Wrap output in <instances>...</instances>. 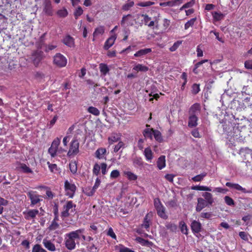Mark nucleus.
Returning a JSON list of instances; mask_svg holds the SVG:
<instances>
[{
    "label": "nucleus",
    "mask_w": 252,
    "mask_h": 252,
    "mask_svg": "<svg viewBox=\"0 0 252 252\" xmlns=\"http://www.w3.org/2000/svg\"><path fill=\"white\" fill-rule=\"evenodd\" d=\"M104 32V28L103 26H100L96 28L93 33V40H95L94 37L98 36L99 34H102Z\"/></svg>",
    "instance_id": "obj_30"
},
{
    "label": "nucleus",
    "mask_w": 252,
    "mask_h": 252,
    "mask_svg": "<svg viewBox=\"0 0 252 252\" xmlns=\"http://www.w3.org/2000/svg\"><path fill=\"white\" fill-rule=\"evenodd\" d=\"M83 10L81 7H78L74 13V15L76 19H78V17L81 15L83 13Z\"/></svg>",
    "instance_id": "obj_52"
},
{
    "label": "nucleus",
    "mask_w": 252,
    "mask_h": 252,
    "mask_svg": "<svg viewBox=\"0 0 252 252\" xmlns=\"http://www.w3.org/2000/svg\"><path fill=\"white\" fill-rule=\"evenodd\" d=\"M56 220H57V219H54L51 224L49 226V229L50 230H55L59 227V224L56 221Z\"/></svg>",
    "instance_id": "obj_46"
},
{
    "label": "nucleus",
    "mask_w": 252,
    "mask_h": 252,
    "mask_svg": "<svg viewBox=\"0 0 252 252\" xmlns=\"http://www.w3.org/2000/svg\"><path fill=\"white\" fill-rule=\"evenodd\" d=\"M137 240L138 241V242L139 243H140L141 244H143L144 246H149L152 243L151 242H149V241L146 240H145V239H144L143 238H141L140 237L137 238Z\"/></svg>",
    "instance_id": "obj_61"
},
{
    "label": "nucleus",
    "mask_w": 252,
    "mask_h": 252,
    "mask_svg": "<svg viewBox=\"0 0 252 252\" xmlns=\"http://www.w3.org/2000/svg\"><path fill=\"white\" fill-rule=\"evenodd\" d=\"M226 186L230 188L234 189L237 190L241 191L243 193H248L249 191H247L245 188H243L240 185L238 184L232 183L230 182H227Z\"/></svg>",
    "instance_id": "obj_14"
},
{
    "label": "nucleus",
    "mask_w": 252,
    "mask_h": 252,
    "mask_svg": "<svg viewBox=\"0 0 252 252\" xmlns=\"http://www.w3.org/2000/svg\"><path fill=\"white\" fill-rule=\"evenodd\" d=\"M245 67L247 69H252V60L246 61L245 62Z\"/></svg>",
    "instance_id": "obj_64"
},
{
    "label": "nucleus",
    "mask_w": 252,
    "mask_h": 252,
    "mask_svg": "<svg viewBox=\"0 0 252 252\" xmlns=\"http://www.w3.org/2000/svg\"><path fill=\"white\" fill-rule=\"evenodd\" d=\"M165 226L167 229L170 230L172 232H176L177 230V225L173 223L168 222L166 224Z\"/></svg>",
    "instance_id": "obj_36"
},
{
    "label": "nucleus",
    "mask_w": 252,
    "mask_h": 252,
    "mask_svg": "<svg viewBox=\"0 0 252 252\" xmlns=\"http://www.w3.org/2000/svg\"><path fill=\"white\" fill-rule=\"evenodd\" d=\"M85 229L80 228L75 231H72L67 234L71 237V238L75 242L76 244H79V241H85L86 237L84 234Z\"/></svg>",
    "instance_id": "obj_1"
},
{
    "label": "nucleus",
    "mask_w": 252,
    "mask_h": 252,
    "mask_svg": "<svg viewBox=\"0 0 252 252\" xmlns=\"http://www.w3.org/2000/svg\"><path fill=\"white\" fill-rule=\"evenodd\" d=\"M198 118L196 115H189V118L188 126L193 127L197 125Z\"/></svg>",
    "instance_id": "obj_20"
},
{
    "label": "nucleus",
    "mask_w": 252,
    "mask_h": 252,
    "mask_svg": "<svg viewBox=\"0 0 252 252\" xmlns=\"http://www.w3.org/2000/svg\"><path fill=\"white\" fill-rule=\"evenodd\" d=\"M43 13L47 16H52L53 13V10L51 1H47L43 3Z\"/></svg>",
    "instance_id": "obj_12"
},
{
    "label": "nucleus",
    "mask_w": 252,
    "mask_h": 252,
    "mask_svg": "<svg viewBox=\"0 0 252 252\" xmlns=\"http://www.w3.org/2000/svg\"><path fill=\"white\" fill-rule=\"evenodd\" d=\"M43 58L44 53L40 50L33 51L31 57L33 63L35 66H37Z\"/></svg>",
    "instance_id": "obj_5"
},
{
    "label": "nucleus",
    "mask_w": 252,
    "mask_h": 252,
    "mask_svg": "<svg viewBox=\"0 0 252 252\" xmlns=\"http://www.w3.org/2000/svg\"><path fill=\"white\" fill-rule=\"evenodd\" d=\"M153 130H154L153 128H146L143 132L144 136L145 137L152 139V135L153 134Z\"/></svg>",
    "instance_id": "obj_34"
},
{
    "label": "nucleus",
    "mask_w": 252,
    "mask_h": 252,
    "mask_svg": "<svg viewBox=\"0 0 252 252\" xmlns=\"http://www.w3.org/2000/svg\"><path fill=\"white\" fill-rule=\"evenodd\" d=\"M153 135L155 139L159 142H161L162 141V138L161 136V134L158 130H153Z\"/></svg>",
    "instance_id": "obj_35"
},
{
    "label": "nucleus",
    "mask_w": 252,
    "mask_h": 252,
    "mask_svg": "<svg viewBox=\"0 0 252 252\" xmlns=\"http://www.w3.org/2000/svg\"><path fill=\"white\" fill-rule=\"evenodd\" d=\"M64 243L65 247L68 250H73L76 248V242L67 233L64 235Z\"/></svg>",
    "instance_id": "obj_10"
},
{
    "label": "nucleus",
    "mask_w": 252,
    "mask_h": 252,
    "mask_svg": "<svg viewBox=\"0 0 252 252\" xmlns=\"http://www.w3.org/2000/svg\"><path fill=\"white\" fill-rule=\"evenodd\" d=\"M58 16L60 17H65L68 14V12L65 8H63L59 10L57 12Z\"/></svg>",
    "instance_id": "obj_37"
},
{
    "label": "nucleus",
    "mask_w": 252,
    "mask_h": 252,
    "mask_svg": "<svg viewBox=\"0 0 252 252\" xmlns=\"http://www.w3.org/2000/svg\"><path fill=\"white\" fill-rule=\"evenodd\" d=\"M137 17L139 18L140 17L143 18V21L146 25H147L149 22L151 20V18L147 14H137Z\"/></svg>",
    "instance_id": "obj_40"
},
{
    "label": "nucleus",
    "mask_w": 252,
    "mask_h": 252,
    "mask_svg": "<svg viewBox=\"0 0 252 252\" xmlns=\"http://www.w3.org/2000/svg\"><path fill=\"white\" fill-rule=\"evenodd\" d=\"M154 206L158 216L164 220L167 219L168 216L165 213V208L161 204L159 198L154 199Z\"/></svg>",
    "instance_id": "obj_2"
},
{
    "label": "nucleus",
    "mask_w": 252,
    "mask_h": 252,
    "mask_svg": "<svg viewBox=\"0 0 252 252\" xmlns=\"http://www.w3.org/2000/svg\"><path fill=\"white\" fill-rule=\"evenodd\" d=\"M202 195L208 204L211 205L214 202V199L211 193L205 192L202 193Z\"/></svg>",
    "instance_id": "obj_24"
},
{
    "label": "nucleus",
    "mask_w": 252,
    "mask_h": 252,
    "mask_svg": "<svg viewBox=\"0 0 252 252\" xmlns=\"http://www.w3.org/2000/svg\"><path fill=\"white\" fill-rule=\"evenodd\" d=\"M239 235L242 239H243L245 241H248V240H249L248 237L249 236V235L248 233H247L244 231H241V232H239Z\"/></svg>",
    "instance_id": "obj_60"
},
{
    "label": "nucleus",
    "mask_w": 252,
    "mask_h": 252,
    "mask_svg": "<svg viewBox=\"0 0 252 252\" xmlns=\"http://www.w3.org/2000/svg\"><path fill=\"white\" fill-rule=\"evenodd\" d=\"M116 38L117 37L115 35H112L108 38L105 42L104 49L105 50H108L114 44Z\"/></svg>",
    "instance_id": "obj_17"
},
{
    "label": "nucleus",
    "mask_w": 252,
    "mask_h": 252,
    "mask_svg": "<svg viewBox=\"0 0 252 252\" xmlns=\"http://www.w3.org/2000/svg\"><path fill=\"white\" fill-rule=\"evenodd\" d=\"M21 168L23 172L25 173H32V171L28 167L26 164H23L21 166Z\"/></svg>",
    "instance_id": "obj_51"
},
{
    "label": "nucleus",
    "mask_w": 252,
    "mask_h": 252,
    "mask_svg": "<svg viewBox=\"0 0 252 252\" xmlns=\"http://www.w3.org/2000/svg\"><path fill=\"white\" fill-rule=\"evenodd\" d=\"M175 2L173 0L168 1L167 2H160L159 5L162 6H170L172 7L175 5Z\"/></svg>",
    "instance_id": "obj_56"
},
{
    "label": "nucleus",
    "mask_w": 252,
    "mask_h": 252,
    "mask_svg": "<svg viewBox=\"0 0 252 252\" xmlns=\"http://www.w3.org/2000/svg\"><path fill=\"white\" fill-rule=\"evenodd\" d=\"M191 228L194 233H198L201 231V224L196 220H193L191 223Z\"/></svg>",
    "instance_id": "obj_19"
},
{
    "label": "nucleus",
    "mask_w": 252,
    "mask_h": 252,
    "mask_svg": "<svg viewBox=\"0 0 252 252\" xmlns=\"http://www.w3.org/2000/svg\"><path fill=\"white\" fill-rule=\"evenodd\" d=\"M8 204L7 200L0 197V214H2L3 210V206H6Z\"/></svg>",
    "instance_id": "obj_45"
},
{
    "label": "nucleus",
    "mask_w": 252,
    "mask_h": 252,
    "mask_svg": "<svg viewBox=\"0 0 252 252\" xmlns=\"http://www.w3.org/2000/svg\"><path fill=\"white\" fill-rule=\"evenodd\" d=\"M54 63L59 67H63L66 65L67 60L63 55L58 53L54 56Z\"/></svg>",
    "instance_id": "obj_9"
},
{
    "label": "nucleus",
    "mask_w": 252,
    "mask_h": 252,
    "mask_svg": "<svg viewBox=\"0 0 252 252\" xmlns=\"http://www.w3.org/2000/svg\"><path fill=\"white\" fill-rule=\"evenodd\" d=\"M131 17L132 16L130 14H127V15L124 16L121 22V26L125 27L126 23L128 22L129 18H131Z\"/></svg>",
    "instance_id": "obj_47"
},
{
    "label": "nucleus",
    "mask_w": 252,
    "mask_h": 252,
    "mask_svg": "<svg viewBox=\"0 0 252 252\" xmlns=\"http://www.w3.org/2000/svg\"><path fill=\"white\" fill-rule=\"evenodd\" d=\"M106 152V149L103 148H98L95 153V157L99 159L102 158V156L104 155Z\"/></svg>",
    "instance_id": "obj_31"
},
{
    "label": "nucleus",
    "mask_w": 252,
    "mask_h": 252,
    "mask_svg": "<svg viewBox=\"0 0 252 252\" xmlns=\"http://www.w3.org/2000/svg\"><path fill=\"white\" fill-rule=\"evenodd\" d=\"M201 106L199 103L193 104L189 108V115H196L197 112L200 111Z\"/></svg>",
    "instance_id": "obj_21"
},
{
    "label": "nucleus",
    "mask_w": 252,
    "mask_h": 252,
    "mask_svg": "<svg viewBox=\"0 0 252 252\" xmlns=\"http://www.w3.org/2000/svg\"><path fill=\"white\" fill-rule=\"evenodd\" d=\"M192 189L197 190L211 191V189L206 186H196L192 188Z\"/></svg>",
    "instance_id": "obj_41"
},
{
    "label": "nucleus",
    "mask_w": 252,
    "mask_h": 252,
    "mask_svg": "<svg viewBox=\"0 0 252 252\" xmlns=\"http://www.w3.org/2000/svg\"><path fill=\"white\" fill-rule=\"evenodd\" d=\"M49 165V168L50 171L53 173H57L58 171V166L56 164H50L49 162H48Z\"/></svg>",
    "instance_id": "obj_53"
},
{
    "label": "nucleus",
    "mask_w": 252,
    "mask_h": 252,
    "mask_svg": "<svg viewBox=\"0 0 252 252\" xmlns=\"http://www.w3.org/2000/svg\"><path fill=\"white\" fill-rule=\"evenodd\" d=\"M125 144L122 141H119L118 143L116 145L114 148V152L117 153L121 148L125 147Z\"/></svg>",
    "instance_id": "obj_43"
},
{
    "label": "nucleus",
    "mask_w": 252,
    "mask_h": 252,
    "mask_svg": "<svg viewBox=\"0 0 252 252\" xmlns=\"http://www.w3.org/2000/svg\"><path fill=\"white\" fill-rule=\"evenodd\" d=\"M32 252H47V251L42 248L40 245L36 244L32 248Z\"/></svg>",
    "instance_id": "obj_39"
},
{
    "label": "nucleus",
    "mask_w": 252,
    "mask_h": 252,
    "mask_svg": "<svg viewBox=\"0 0 252 252\" xmlns=\"http://www.w3.org/2000/svg\"><path fill=\"white\" fill-rule=\"evenodd\" d=\"M148 67L139 63L135 65L133 68V70H134L137 71L142 72H146L148 70Z\"/></svg>",
    "instance_id": "obj_28"
},
{
    "label": "nucleus",
    "mask_w": 252,
    "mask_h": 252,
    "mask_svg": "<svg viewBox=\"0 0 252 252\" xmlns=\"http://www.w3.org/2000/svg\"><path fill=\"white\" fill-rule=\"evenodd\" d=\"M99 68L101 75L105 76L110 71L108 66L104 63H101L99 65Z\"/></svg>",
    "instance_id": "obj_22"
},
{
    "label": "nucleus",
    "mask_w": 252,
    "mask_h": 252,
    "mask_svg": "<svg viewBox=\"0 0 252 252\" xmlns=\"http://www.w3.org/2000/svg\"><path fill=\"white\" fill-rule=\"evenodd\" d=\"M42 243L44 246L49 251L51 252H54L56 250V247L55 245L51 242V241L48 240L46 239H44L43 240Z\"/></svg>",
    "instance_id": "obj_18"
},
{
    "label": "nucleus",
    "mask_w": 252,
    "mask_h": 252,
    "mask_svg": "<svg viewBox=\"0 0 252 252\" xmlns=\"http://www.w3.org/2000/svg\"><path fill=\"white\" fill-rule=\"evenodd\" d=\"M155 3L152 1H148L146 2H139L137 5L139 6L142 7H148L151 5H154Z\"/></svg>",
    "instance_id": "obj_54"
},
{
    "label": "nucleus",
    "mask_w": 252,
    "mask_h": 252,
    "mask_svg": "<svg viewBox=\"0 0 252 252\" xmlns=\"http://www.w3.org/2000/svg\"><path fill=\"white\" fill-rule=\"evenodd\" d=\"M206 173H203L201 174L197 175L192 178V180L194 182H200L202 181L204 177L206 176Z\"/></svg>",
    "instance_id": "obj_42"
},
{
    "label": "nucleus",
    "mask_w": 252,
    "mask_h": 252,
    "mask_svg": "<svg viewBox=\"0 0 252 252\" xmlns=\"http://www.w3.org/2000/svg\"><path fill=\"white\" fill-rule=\"evenodd\" d=\"M120 175V173L119 170H114L111 172L110 174V178L111 179H116L119 177Z\"/></svg>",
    "instance_id": "obj_58"
},
{
    "label": "nucleus",
    "mask_w": 252,
    "mask_h": 252,
    "mask_svg": "<svg viewBox=\"0 0 252 252\" xmlns=\"http://www.w3.org/2000/svg\"><path fill=\"white\" fill-rule=\"evenodd\" d=\"M153 217V213L150 212L146 214L145 216L142 226L148 229L150 227L151 220Z\"/></svg>",
    "instance_id": "obj_16"
},
{
    "label": "nucleus",
    "mask_w": 252,
    "mask_h": 252,
    "mask_svg": "<svg viewBox=\"0 0 252 252\" xmlns=\"http://www.w3.org/2000/svg\"><path fill=\"white\" fill-rule=\"evenodd\" d=\"M196 20V18H192L190 20L188 21L185 25V29L187 30L190 27H192Z\"/></svg>",
    "instance_id": "obj_50"
},
{
    "label": "nucleus",
    "mask_w": 252,
    "mask_h": 252,
    "mask_svg": "<svg viewBox=\"0 0 252 252\" xmlns=\"http://www.w3.org/2000/svg\"><path fill=\"white\" fill-rule=\"evenodd\" d=\"M144 154L147 160H151L153 158V152L150 148H145Z\"/></svg>",
    "instance_id": "obj_29"
},
{
    "label": "nucleus",
    "mask_w": 252,
    "mask_h": 252,
    "mask_svg": "<svg viewBox=\"0 0 252 252\" xmlns=\"http://www.w3.org/2000/svg\"><path fill=\"white\" fill-rule=\"evenodd\" d=\"M27 195L31 200V206H32L37 204L42 200V196L37 194L35 191H30L27 193Z\"/></svg>",
    "instance_id": "obj_6"
},
{
    "label": "nucleus",
    "mask_w": 252,
    "mask_h": 252,
    "mask_svg": "<svg viewBox=\"0 0 252 252\" xmlns=\"http://www.w3.org/2000/svg\"><path fill=\"white\" fill-rule=\"evenodd\" d=\"M100 166H99L97 163H95L93 167V172L94 174L97 176L100 171Z\"/></svg>",
    "instance_id": "obj_57"
},
{
    "label": "nucleus",
    "mask_w": 252,
    "mask_h": 252,
    "mask_svg": "<svg viewBox=\"0 0 252 252\" xmlns=\"http://www.w3.org/2000/svg\"><path fill=\"white\" fill-rule=\"evenodd\" d=\"M23 214L24 215L25 219L27 220H32V221H34L36 216L39 215V211L37 209H32L24 212Z\"/></svg>",
    "instance_id": "obj_11"
},
{
    "label": "nucleus",
    "mask_w": 252,
    "mask_h": 252,
    "mask_svg": "<svg viewBox=\"0 0 252 252\" xmlns=\"http://www.w3.org/2000/svg\"><path fill=\"white\" fill-rule=\"evenodd\" d=\"M61 143L60 138H56L52 143L51 147L48 149V152L52 157H55L57 155V150Z\"/></svg>",
    "instance_id": "obj_8"
},
{
    "label": "nucleus",
    "mask_w": 252,
    "mask_h": 252,
    "mask_svg": "<svg viewBox=\"0 0 252 252\" xmlns=\"http://www.w3.org/2000/svg\"><path fill=\"white\" fill-rule=\"evenodd\" d=\"M63 42L68 47H73L74 45V39L70 35L65 36L63 39Z\"/></svg>",
    "instance_id": "obj_25"
},
{
    "label": "nucleus",
    "mask_w": 252,
    "mask_h": 252,
    "mask_svg": "<svg viewBox=\"0 0 252 252\" xmlns=\"http://www.w3.org/2000/svg\"><path fill=\"white\" fill-rule=\"evenodd\" d=\"M79 142L76 136H74L73 139L70 144L69 149L67 153V156L71 157L77 155L79 151Z\"/></svg>",
    "instance_id": "obj_3"
},
{
    "label": "nucleus",
    "mask_w": 252,
    "mask_h": 252,
    "mask_svg": "<svg viewBox=\"0 0 252 252\" xmlns=\"http://www.w3.org/2000/svg\"><path fill=\"white\" fill-rule=\"evenodd\" d=\"M64 188L66 191L65 194L70 198H72L76 189V186L66 180L64 182Z\"/></svg>",
    "instance_id": "obj_7"
},
{
    "label": "nucleus",
    "mask_w": 252,
    "mask_h": 252,
    "mask_svg": "<svg viewBox=\"0 0 252 252\" xmlns=\"http://www.w3.org/2000/svg\"><path fill=\"white\" fill-rule=\"evenodd\" d=\"M88 111L94 116H98L100 112L98 109L95 107L90 106L88 109Z\"/></svg>",
    "instance_id": "obj_38"
},
{
    "label": "nucleus",
    "mask_w": 252,
    "mask_h": 252,
    "mask_svg": "<svg viewBox=\"0 0 252 252\" xmlns=\"http://www.w3.org/2000/svg\"><path fill=\"white\" fill-rule=\"evenodd\" d=\"M191 91L193 94H197L200 91L199 85L196 84H194L192 86Z\"/></svg>",
    "instance_id": "obj_59"
},
{
    "label": "nucleus",
    "mask_w": 252,
    "mask_h": 252,
    "mask_svg": "<svg viewBox=\"0 0 252 252\" xmlns=\"http://www.w3.org/2000/svg\"><path fill=\"white\" fill-rule=\"evenodd\" d=\"M76 205L73 204L72 201H67L66 204L63 206V211L61 213V216L63 218L69 217L71 213H73L75 211Z\"/></svg>",
    "instance_id": "obj_4"
},
{
    "label": "nucleus",
    "mask_w": 252,
    "mask_h": 252,
    "mask_svg": "<svg viewBox=\"0 0 252 252\" xmlns=\"http://www.w3.org/2000/svg\"><path fill=\"white\" fill-rule=\"evenodd\" d=\"M180 225L181 232L187 235L188 229L187 225L185 224V223L184 221L180 222Z\"/></svg>",
    "instance_id": "obj_48"
},
{
    "label": "nucleus",
    "mask_w": 252,
    "mask_h": 252,
    "mask_svg": "<svg viewBox=\"0 0 252 252\" xmlns=\"http://www.w3.org/2000/svg\"><path fill=\"white\" fill-rule=\"evenodd\" d=\"M213 216L212 212H202L200 214V217L203 219H209Z\"/></svg>",
    "instance_id": "obj_55"
},
{
    "label": "nucleus",
    "mask_w": 252,
    "mask_h": 252,
    "mask_svg": "<svg viewBox=\"0 0 252 252\" xmlns=\"http://www.w3.org/2000/svg\"><path fill=\"white\" fill-rule=\"evenodd\" d=\"M207 203L203 198H198L197 199V204L196 206V211L198 212H200L204 208L207 206Z\"/></svg>",
    "instance_id": "obj_15"
},
{
    "label": "nucleus",
    "mask_w": 252,
    "mask_h": 252,
    "mask_svg": "<svg viewBox=\"0 0 252 252\" xmlns=\"http://www.w3.org/2000/svg\"><path fill=\"white\" fill-rule=\"evenodd\" d=\"M133 163L135 165H137L138 166H142L143 164V162L142 161V159L141 158H135L133 159Z\"/></svg>",
    "instance_id": "obj_62"
},
{
    "label": "nucleus",
    "mask_w": 252,
    "mask_h": 252,
    "mask_svg": "<svg viewBox=\"0 0 252 252\" xmlns=\"http://www.w3.org/2000/svg\"><path fill=\"white\" fill-rule=\"evenodd\" d=\"M121 134L119 133H112L108 138V143L111 145L114 143L121 141Z\"/></svg>",
    "instance_id": "obj_13"
},
{
    "label": "nucleus",
    "mask_w": 252,
    "mask_h": 252,
    "mask_svg": "<svg viewBox=\"0 0 252 252\" xmlns=\"http://www.w3.org/2000/svg\"><path fill=\"white\" fill-rule=\"evenodd\" d=\"M225 202L229 206H234L235 205L234 201L230 197L225 196L224 198Z\"/></svg>",
    "instance_id": "obj_49"
},
{
    "label": "nucleus",
    "mask_w": 252,
    "mask_h": 252,
    "mask_svg": "<svg viewBox=\"0 0 252 252\" xmlns=\"http://www.w3.org/2000/svg\"><path fill=\"white\" fill-rule=\"evenodd\" d=\"M69 168L72 173L73 174H75L77 170V166L76 162H72L70 163Z\"/></svg>",
    "instance_id": "obj_44"
},
{
    "label": "nucleus",
    "mask_w": 252,
    "mask_h": 252,
    "mask_svg": "<svg viewBox=\"0 0 252 252\" xmlns=\"http://www.w3.org/2000/svg\"><path fill=\"white\" fill-rule=\"evenodd\" d=\"M213 18L214 21H219L223 19L224 15L221 12L214 11L212 12Z\"/></svg>",
    "instance_id": "obj_27"
},
{
    "label": "nucleus",
    "mask_w": 252,
    "mask_h": 252,
    "mask_svg": "<svg viewBox=\"0 0 252 252\" xmlns=\"http://www.w3.org/2000/svg\"><path fill=\"white\" fill-rule=\"evenodd\" d=\"M124 174L130 181H135L137 179V176L130 171H125Z\"/></svg>",
    "instance_id": "obj_32"
},
{
    "label": "nucleus",
    "mask_w": 252,
    "mask_h": 252,
    "mask_svg": "<svg viewBox=\"0 0 252 252\" xmlns=\"http://www.w3.org/2000/svg\"><path fill=\"white\" fill-rule=\"evenodd\" d=\"M152 52V50L151 48H145L143 49H141L136 52L134 56L136 57H141L147 54H149Z\"/></svg>",
    "instance_id": "obj_23"
},
{
    "label": "nucleus",
    "mask_w": 252,
    "mask_h": 252,
    "mask_svg": "<svg viewBox=\"0 0 252 252\" xmlns=\"http://www.w3.org/2000/svg\"><path fill=\"white\" fill-rule=\"evenodd\" d=\"M134 4V1H132V0H128L127 2L122 6V9L124 11H128Z\"/></svg>",
    "instance_id": "obj_33"
},
{
    "label": "nucleus",
    "mask_w": 252,
    "mask_h": 252,
    "mask_svg": "<svg viewBox=\"0 0 252 252\" xmlns=\"http://www.w3.org/2000/svg\"><path fill=\"white\" fill-rule=\"evenodd\" d=\"M56 47H57V45H56L49 44V45L46 46V48L45 49V51L46 52H48L50 51L54 50Z\"/></svg>",
    "instance_id": "obj_63"
},
{
    "label": "nucleus",
    "mask_w": 252,
    "mask_h": 252,
    "mask_svg": "<svg viewBox=\"0 0 252 252\" xmlns=\"http://www.w3.org/2000/svg\"><path fill=\"white\" fill-rule=\"evenodd\" d=\"M165 157L161 156L158 159L157 166L159 169L161 170L165 166Z\"/></svg>",
    "instance_id": "obj_26"
}]
</instances>
